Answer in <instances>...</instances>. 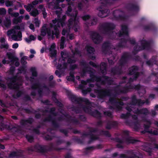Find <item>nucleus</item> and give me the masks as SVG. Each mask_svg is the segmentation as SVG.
I'll return each mask as SVG.
<instances>
[{
	"label": "nucleus",
	"mask_w": 158,
	"mask_h": 158,
	"mask_svg": "<svg viewBox=\"0 0 158 158\" xmlns=\"http://www.w3.org/2000/svg\"><path fill=\"white\" fill-rule=\"evenodd\" d=\"M64 0H56L57 4L52 2L48 4V6L55 12L57 15L58 19H55L52 20V23L50 24L49 26L46 25H44L41 30V34L43 36H45L46 34L48 36L53 35H55L56 38H58L59 31L58 28L60 27V24L63 27L66 25L64 22V20L65 19L66 17L64 15L62 19L60 18L62 9L59 7L58 4L60 2H63Z\"/></svg>",
	"instance_id": "f257e3e1"
},
{
	"label": "nucleus",
	"mask_w": 158,
	"mask_h": 158,
	"mask_svg": "<svg viewBox=\"0 0 158 158\" xmlns=\"http://www.w3.org/2000/svg\"><path fill=\"white\" fill-rule=\"evenodd\" d=\"M77 11L72 10L71 6H68L66 14L70 16L71 18L69 20L67 25L68 27L67 28V29H65V28H63L62 33L63 35L68 34L69 30L72 27L75 31H78V29H79V26L78 19L77 17Z\"/></svg>",
	"instance_id": "f03ea898"
},
{
	"label": "nucleus",
	"mask_w": 158,
	"mask_h": 158,
	"mask_svg": "<svg viewBox=\"0 0 158 158\" xmlns=\"http://www.w3.org/2000/svg\"><path fill=\"white\" fill-rule=\"evenodd\" d=\"M101 86L99 85V98H101V94L104 97L106 96L110 97L109 102L111 105L114 106L116 109L118 110H121L123 109V106L124 105V103L122 101H118L116 100V96L113 94V90L109 89H105L101 92L100 89Z\"/></svg>",
	"instance_id": "7ed1b4c3"
},
{
	"label": "nucleus",
	"mask_w": 158,
	"mask_h": 158,
	"mask_svg": "<svg viewBox=\"0 0 158 158\" xmlns=\"http://www.w3.org/2000/svg\"><path fill=\"white\" fill-rule=\"evenodd\" d=\"M132 58V56L127 52H124L118 61V66H115L111 69V73L114 75H120L123 73L122 68Z\"/></svg>",
	"instance_id": "20e7f679"
},
{
	"label": "nucleus",
	"mask_w": 158,
	"mask_h": 158,
	"mask_svg": "<svg viewBox=\"0 0 158 158\" xmlns=\"http://www.w3.org/2000/svg\"><path fill=\"white\" fill-rule=\"evenodd\" d=\"M25 23H22L19 26H15L13 28L8 30L7 32V35L9 37L11 36V39L15 41H19L22 40L21 32L19 30H24Z\"/></svg>",
	"instance_id": "39448f33"
},
{
	"label": "nucleus",
	"mask_w": 158,
	"mask_h": 158,
	"mask_svg": "<svg viewBox=\"0 0 158 158\" xmlns=\"http://www.w3.org/2000/svg\"><path fill=\"white\" fill-rule=\"evenodd\" d=\"M103 33L108 36L110 39L114 38L113 36V30L115 27V25L111 23L106 22L102 25Z\"/></svg>",
	"instance_id": "423d86ee"
},
{
	"label": "nucleus",
	"mask_w": 158,
	"mask_h": 158,
	"mask_svg": "<svg viewBox=\"0 0 158 158\" xmlns=\"http://www.w3.org/2000/svg\"><path fill=\"white\" fill-rule=\"evenodd\" d=\"M141 86L139 84H138L137 85H132L131 84L127 85H126L121 89H119L116 90L115 89L114 90L115 91L116 94H118V91L120 93L126 94L129 92H131L133 89H135L136 90H139L140 89Z\"/></svg>",
	"instance_id": "0eeeda50"
},
{
	"label": "nucleus",
	"mask_w": 158,
	"mask_h": 158,
	"mask_svg": "<svg viewBox=\"0 0 158 158\" xmlns=\"http://www.w3.org/2000/svg\"><path fill=\"white\" fill-rule=\"evenodd\" d=\"M61 58L59 60V64L57 66L58 69H62L66 67V64L65 63V60L68 56V53L66 52H61Z\"/></svg>",
	"instance_id": "6e6552de"
},
{
	"label": "nucleus",
	"mask_w": 158,
	"mask_h": 158,
	"mask_svg": "<svg viewBox=\"0 0 158 158\" xmlns=\"http://www.w3.org/2000/svg\"><path fill=\"white\" fill-rule=\"evenodd\" d=\"M121 11L119 10H116L113 11V13L112 19L113 20L119 21H125L127 19V16L124 14L121 15L119 13Z\"/></svg>",
	"instance_id": "1a4fd4ad"
},
{
	"label": "nucleus",
	"mask_w": 158,
	"mask_h": 158,
	"mask_svg": "<svg viewBox=\"0 0 158 158\" xmlns=\"http://www.w3.org/2000/svg\"><path fill=\"white\" fill-rule=\"evenodd\" d=\"M105 75H103L102 77L99 76V83L101 82L102 85H104L106 84L109 85H113L114 82L113 79Z\"/></svg>",
	"instance_id": "9d476101"
},
{
	"label": "nucleus",
	"mask_w": 158,
	"mask_h": 158,
	"mask_svg": "<svg viewBox=\"0 0 158 158\" xmlns=\"http://www.w3.org/2000/svg\"><path fill=\"white\" fill-rule=\"evenodd\" d=\"M129 41L130 43L133 45L136 44V42L134 39H131V38L125 39V38H122L119 42L117 45V47L119 48H123L126 46L127 42Z\"/></svg>",
	"instance_id": "9b49d317"
},
{
	"label": "nucleus",
	"mask_w": 158,
	"mask_h": 158,
	"mask_svg": "<svg viewBox=\"0 0 158 158\" xmlns=\"http://www.w3.org/2000/svg\"><path fill=\"white\" fill-rule=\"evenodd\" d=\"M131 2L127 3L126 6L127 9L129 10L138 11L139 7L137 2L135 0H131Z\"/></svg>",
	"instance_id": "f8f14e48"
},
{
	"label": "nucleus",
	"mask_w": 158,
	"mask_h": 158,
	"mask_svg": "<svg viewBox=\"0 0 158 158\" xmlns=\"http://www.w3.org/2000/svg\"><path fill=\"white\" fill-rule=\"evenodd\" d=\"M10 81L11 82L8 84V85L10 88L17 89L22 85V82L20 80L17 79L16 78L11 79Z\"/></svg>",
	"instance_id": "ddd939ff"
},
{
	"label": "nucleus",
	"mask_w": 158,
	"mask_h": 158,
	"mask_svg": "<svg viewBox=\"0 0 158 158\" xmlns=\"http://www.w3.org/2000/svg\"><path fill=\"white\" fill-rule=\"evenodd\" d=\"M131 102L129 104L132 106L137 105L139 106H142L143 103L142 102V100L141 99H137L136 96L135 95H132L131 98Z\"/></svg>",
	"instance_id": "4468645a"
},
{
	"label": "nucleus",
	"mask_w": 158,
	"mask_h": 158,
	"mask_svg": "<svg viewBox=\"0 0 158 158\" xmlns=\"http://www.w3.org/2000/svg\"><path fill=\"white\" fill-rule=\"evenodd\" d=\"M111 44L109 41L104 42L102 46V52L105 54H107L111 48Z\"/></svg>",
	"instance_id": "2eb2a0df"
},
{
	"label": "nucleus",
	"mask_w": 158,
	"mask_h": 158,
	"mask_svg": "<svg viewBox=\"0 0 158 158\" xmlns=\"http://www.w3.org/2000/svg\"><path fill=\"white\" fill-rule=\"evenodd\" d=\"M110 139L111 140L118 143L116 145V147L117 148L121 149L124 148V146L123 144L124 143V141L123 139L118 137L111 138Z\"/></svg>",
	"instance_id": "dca6fc26"
},
{
	"label": "nucleus",
	"mask_w": 158,
	"mask_h": 158,
	"mask_svg": "<svg viewBox=\"0 0 158 158\" xmlns=\"http://www.w3.org/2000/svg\"><path fill=\"white\" fill-rule=\"evenodd\" d=\"M139 69V67L137 66L133 65L129 68L128 70V74L130 75L135 76V75L138 73L139 77L140 74L139 72H138Z\"/></svg>",
	"instance_id": "f3484780"
},
{
	"label": "nucleus",
	"mask_w": 158,
	"mask_h": 158,
	"mask_svg": "<svg viewBox=\"0 0 158 158\" xmlns=\"http://www.w3.org/2000/svg\"><path fill=\"white\" fill-rule=\"evenodd\" d=\"M124 35L128 36V27L126 25H122L121 31H120L118 32V36L119 37H121Z\"/></svg>",
	"instance_id": "a211bd4d"
},
{
	"label": "nucleus",
	"mask_w": 158,
	"mask_h": 158,
	"mask_svg": "<svg viewBox=\"0 0 158 158\" xmlns=\"http://www.w3.org/2000/svg\"><path fill=\"white\" fill-rule=\"evenodd\" d=\"M133 112L135 114H143L146 116L148 115L149 113V110L147 108H143L140 109L137 108L136 110L134 111Z\"/></svg>",
	"instance_id": "6ab92c4d"
},
{
	"label": "nucleus",
	"mask_w": 158,
	"mask_h": 158,
	"mask_svg": "<svg viewBox=\"0 0 158 158\" xmlns=\"http://www.w3.org/2000/svg\"><path fill=\"white\" fill-rule=\"evenodd\" d=\"M143 29L145 31H152L154 32H156L157 30V27L152 23L144 26Z\"/></svg>",
	"instance_id": "aec40b11"
},
{
	"label": "nucleus",
	"mask_w": 158,
	"mask_h": 158,
	"mask_svg": "<svg viewBox=\"0 0 158 158\" xmlns=\"http://www.w3.org/2000/svg\"><path fill=\"white\" fill-rule=\"evenodd\" d=\"M118 125V123L117 121L109 120L107 122L105 128L106 129L110 130L112 128L117 127Z\"/></svg>",
	"instance_id": "412c9836"
},
{
	"label": "nucleus",
	"mask_w": 158,
	"mask_h": 158,
	"mask_svg": "<svg viewBox=\"0 0 158 158\" xmlns=\"http://www.w3.org/2000/svg\"><path fill=\"white\" fill-rule=\"evenodd\" d=\"M141 44V47L142 50L146 49L149 50L151 49L150 42L147 41L145 40H142Z\"/></svg>",
	"instance_id": "4be33fe9"
},
{
	"label": "nucleus",
	"mask_w": 158,
	"mask_h": 158,
	"mask_svg": "<svg viewBox=\"0 0 158 158\" xmlns=\"http://www.w3.org/2000/svg\"><path fill=\"white\" fill-rule=\"evenodd\" d=\"M7 55L8 56V59L10 60V62H14L16 61L15 63V65L16 66H18L19 64V62L18 61V59L14 56L11 53H7Z\"/></svg>",
	"instance_id": "5701e85b"
},
{
	"label": "nucleus",
	"mask_w": 158,
	"mask_h": 158,
	"mask_svg": "<svg viewBox=\"0 0 158 158\" xmlns=\"http://www.w3.org/2000/svg\"><path fill=\"white\" fill-rule=\"evenodd\" d=\"M107 64L105 62H102L99 64V73L101 72L103 75H106L107 73Z\"/></svg>",
	"instance_id": "b1692460"
},
{
	"label": "nucleus",
	"mask_w": 158,
	"mask_h": 158,
	"mask_svg": "<svg viewBox=\"0 0 158 158\" xmlns=\"http://www.w3.org/2000/svg\"><path fill=\"white\" fill-rule=\"evenodd\" d=\"M32 88L33 89H38V91L40 94H41V93L43 92L48 90V89L45 86L43 87L40 88L39 85L37 84H35L32 86Z\"/></svg>",
	"instance_id": "393cba45"
},
{
	"label": "nucleus",
	"mask_w": 158,
	"mask_h": 158,
	"mask_svg": "<svg viewBox=\"0 0 158 158\" xmlns=\"http://www.w3.org/2000/svg\"><path fill=\"white\" fill-rule=\"evenodd\" d=\"M56 47L55 44L53 43L52 44L49 49L51 57H55L56 54V51L55 49Z\"/></svg>",
	"instance_id": "a878e982"
},
{
	"label": "nucleus",
	"mask_w": 158,
	"mask_h": 158,
	"mask_svg": "<svg viewBox=\"0 0 158 158\" xmlns=\"http://www.w3.org/2000/svg\"><path fill=\"white\" fill-rule=\"evenodd\" d=\"M124 139L125 142L127 144L134 143L137 141V140L133 139L131 137H126Z\"/></svg>",
	"instance_id": "bb28decb"
},
{
	"label": "nucleus",
	"mask_w": 158,
	"mask_h": 158,
	"mask_svg": "<svg viewBox=\"0 0 158 158\" xmlns=\"http://www.w3.org/2000/svg\"><path fill=\"white\" fill-rule=\"evenodd\" d=\"M92 38L95 44L98 42V32H94L92 35Z\"/></svg>",
	"instance_id": "cd10ccee"
},
{
	"label": "nucleus",
	"mask_w": 158,
	"mask_h": 158,
	"mask_svg": "<svg viewBox=\"0 0 158 158\" xmlns=\"http://www.w3.org/2000/svg\"><path fill=\"white\" fill-rule=\"evenodd\" d=\"M143 119L148 124H145L144 125V130L146 132L149 130L152 123L150 121L148 120L146 118H144Z\"/></svg>",
	"instance_id": "c85d7f7f"
},
{
	"label": "nucleus",
	"mask_w": 158,
	"mask_h": 158,
	"mask_svg": "<svg viewBox=\"0 0 158 158\" xmlns=\"http://www.w3.org/2000/svg\"><path fill=\"white\" fill-rule=\"evenodd\" d=\"M142 50L141 47L137 44L134 47L133 50L132 52L133 54L135 55L138 53L139 51Z\"/></svg>",
	"instance_id": "c756f323"
},
{
	"label": "nucleus",
	"mask_w": 158,
	"mask_h": 158,
	"mask_svg": "<svg viewBox=\"0 0 158 158\" xmlns=\"http://www.w3.org/2000/svg\"><path fill=\"white\" fill-rule=\"evenodd\" d=\"M23 17L22 16H20L18 18H15L13 20V23L14 24H17L19 23H20L23 19Z\"/></svg>",
	"instance_id": "7c9ffc66"
},
{
	"label": "nucleus",
	"mask_w": 158,
	"mask_h": 158,
	"mask_svg": "<svg viewBox=\"0 0 158 158\" xmlns=\"http://www.w3.org/2000/svg\"><path fill=\"white\" fill-rule=\"evenodd\" d=\"M101 133L107 137H110L111 136V134L108 131H102L101 132L99 130V135Z\"/></svg>",
	"instance_id": "2f4dec72"
},
{
	"label": "nucleus",
	"mask_w": 158,
	"mask_h": 158,
	"mask_svg": "<svg viewBox=\"0 0 158 158\" xmlns=\"http://www.w3.org/2000/svg\"><path fill=\"white\" fill-rule=\"evenodd\" d=\"M131 113L127 112L126 114H122L120 115V117L122 119H127L131 115Z\"/></svg>",
	"instance_id": "473e14b6"
},
{
	"label": "nucleus",
	"mask_w": 158,
	"mask_h": 158,
	"mask_svg": "<svg viewBox=\"0 0 158 158\" xmlns=\"http://www.w3.org/2000/svg\"><path fill=\"white\" fill-rule=\"evenodd\" d=\"M139 77L138 73L136 74L135 76H133L132 77L130 78L129 80V82H132L134 81H135L137 80Z\"/></svg>",
	"instance_id": "72a5a7b5"
},
{
	"label": "nucleus",
	"mask_w": 158,
	"mask_h": 158,
	"mask_svg": "<svg viewBox=\"0 0 158 158\" xmlns=\"http://www.w3.org/2000/svg\"><path fill=\"white\" fill-rule=\"evenodd\" d=\"M30 14L31 15L35 17L39 14V12L37 9H34L30 12Z\"/></svg>",
	"instance_id": "f704fd0d"
},
{
	"label": "nucleus",
	"mask_w": 158,
	"mask_h": 158,
	"mask_svg": "<svg viewBox=\"0 0 158 158\" xmlns=\"http://www.w3.org/2000/svg\"><path fill=\"white\" fill-rule=\"evenodd\" d=\"M4 24L5 27H8L11 24V21L10 19H6L4 22Z\"/></svg>",
	"instance_id": "c9c22d12"
},
{
	"label": "nucleus",
	"mask_w": 158,
	"mask_h": 158,
	"mask_svg": "<svg viewBox=\"0 0 158 158\" xmlns=\"http://www.w3.org/2000/svg\"><path fill=\"white\" fill-rule=\"evenodd\" d=\"M39 8L42 11V14L43 15L44 18H45L47 16V13L45 12V9L42 5H40L39 6Z\"/></svg>",
	"instance_id": "e433bc0d"
},
{
	"label": "nucleus",
	"mask_w": 158,
	"mask_h": 158,
	"mask_svg": "<svg viewBox=\"0 0 158 158\" xmlns=\"http://www.w3.org/2000/svg\"><path fill=\"white\" fill-rule=\"evenodd\" d=\"M35 37L32 35H31L29 36V37L28 38H26L25 40L27 43L30 42L32 40H35Z\"/></svg>",
	"instance_id": "4c0bfd02"
},
{
	"label": "nucleus",
	"mask_w": 158,
	"mask_h": 158,
	"mask_svg": "<svg viewBox=\"0 0 158 158\" xmlns=\"http://www.w3.org/2000/svg\"><path fill=\"white\" fill-rule=\"evenodd\" d=\"M101 8V6H99V13L101 12L102 14H103L104 13L108 14L110 12V10L109 9H105L102 10L100 9Z\"/></svg>",
	"instance_id": "58836bf2"
},
{
	"label": "nucleus",
	"mask_w": 158,
	"mask_h": 158,
	"mask_svg": "<svg viewBox=\"0 0 158 158\" xmlns=\"http://www.w3.org/2000/svg\"><path fill=\"white\" fill-rule=\"evenodd\" d=\"M104 114L109 117L112 118V113L109 111H106L104 112Z\"/></svg>",
	"instance_id": "ea45409f"
},
{
	"label": "nucleus",
	"mask_w": 158,
	"mask_h": 158,
	"mask_svg": "<svg viewBox=\"0 0 158 158\" xmlns=\"http://www.w3.org/2000/svg\"><path fill=\"white\" fill-rule=\"evenodd\" d=\"M32 75L33 77H36L37 75V72L36 69L34 68H32L31 69Z\"/></svg>",
	"instance_id": "a19ab883"
},
{
	"label": "nucleus",
	"mask_w": 158,
	"mask_h": 158,
	"mask_svg": "<svg viewBox=\"0 0 158 158\" xmlns=\"http://www.w3.org/2000/svg\"><path fill=\"white\" fill-rule=\"evenodd\" d=\"M157 58V56H153L151 58L150 60L154 63V64H156L157 62L156 60Z\"/></svg>",
	"instance_id": "79ce46f5"
},
{
	"label": "nucleus",
	"mask_w": 158,
	"mask_h": 158,
	"mask_svg": "<svg viewBox=\"0 0 158 158\" xmlns=\"http://www.w3.org/2000/svg\"><path fill=\"white\" fill-rule=\"evenodd\" d=\"M86 49L87 52L90 53L93 52L94 51L93 48L89 46H87L86 47Z\"/></svg>",
	"instance_id": "37998d69"
},
{
	"label": "nucleus",
	"mask_w": 158,
	"mask_h": 158,
	"mask_svg": "<svg viewBox=\"0 0 158 158\" xmlns=\"http://www.w3.org/2000/svg\"><path fill=\"white\" fill-rule=\"evenodd\" d=\"M64 38L63 37H62L61 38V42L60 43V48H64Z\"/></svg>",
	"instance_id": "c03bdc74"
},
{
	"label": "nucleus",
	"mask_w": 158,
	"mask_h": 158,
	"mask_svg": "<svg viewBox=\"0 0 158 158\" xmlns=\"http://www.w3.org/2000/svg\"><path fill=\"white\" fill-rule=\"evenodd\" d=\"M133 124L134 125L135 129L136 130L138 129L139 128L138 125H139L138 121H135L134 122Z\"/></svg>",
	"instance_id": "a18cd8bd"
},
{
	"label": "nucleus",
	"mask_w": 158,
	"mask_h": 158,
	"mask_svg": "<svg viewBox=\"0 0 158 158\" xmlns=\"http://www.w3.org/2000/svg\"><path fill=\"white\" fill-rule=\"evenodd\" d=\"M98 22V19L96 17H94L92 21L91 24L92 25H96Z\"/></svg>",
	"instance_id": "49530a36"
},
{
	"label": "nucleus",
	"mask_w": 158,
	"mask_h": 158,
	"mask_svg": "<svg viewBox=\"0 0 158 158\" xmlns=\"http://www.w3.org/2000/svg\"><path fill=\"white\" fill-rule=\"evenodd\" d=\"M90 77H91V81H98V78L96 77V76L94 75H91Z\"/></svg>",
	"instance_id": "de8ad7c7"
},
{
	"label": "nucleus",
	"mask_w": 158,
	"mask_h": 158,
	"mask_svg": "<svg viewBox=\"0 0 158 158\" xmlns=\"http://www.w3.org/2000/svg\"><path fill=\"white\" fill-rule=\"evenodd\" d=\"M91 90V89L88 88L87 90H82V93L83 95H85L88 92H90Z\"/></svg>",
	"instance_id": "09e8293b"
},
{
	"label": "nucleus",
	"mask_w": 158,
	"mask_h": 158,
	"mask_svg": "<svg viewBox=\"0 0 158 158\" xmlns=\"http://www.w3.org/2000/svg\"><path fill=\"white\" fill-rule=\"evenodd\" d=\"M26 138L28 141L30 142H31L33 140V137L31 136L27 135L26 136Z\"/></svg>",
	"instance_id": "8fccbe9b"
},
{
	"label": "nucleus",
	"mask_w": 158,
	"mask_h": 158,
	"mask_svg": "<svg viewBox=\"0 0 158 158\" xmlns=\"http://www.w3.org/2000/svg\"><path fill=\"white\" fill-rule=\"evenodd\" d=\"M6 12V10L4 8H0V14L5 15Z\"/></svg>",
	"instance_id": "3c124183"
},
{
	"label": "nucleus",
	"mask_w": 158,
	"mask_h": 158,
	"mask_svg": "<svg viewBox=\"0 0 158 158\" xmlns=\"http://www.w3.org/2000/svg\"><path fill=\"white\" fill-rule=\"evenodd\" d=\"M146 64L149 66H152L154 63L150 59L146 62Z\"/></svg>",
	"instance_id": "603ef678"
},
{
	"label": "nucleus",
	"mask_w": 158,
	"mask_h": 158,
	"mask_svg": "<svg viewBox=\"0 0 158 158\" xmlns=\"http://www.w3.org/2000/svg\"><path fill=\"white\" fill-rule=\"evenodd\" d=\"M5 4L7 6H9L12 5V2L9 0H7L6 1Z\"/></svg>",
	"instance_id": "864d4df0"
},
{
	"label": "nucleus",
	"mask_w": 158,
	"mask_h": 158,
	"mask_svg": "<svg viewBox=\"0 0 158 158\" xmlns=\"http://www.w3.org/2000/svg\"><path fill=\"white\" fill-rule=\"evenodd\" d=\"M143 102V103L142 104V106L144 105V104L145 103L146 105H149L150 103V102L149 101L148 99H147L145 101L142 100Z\"/></svg>",
	"instance_id": "5fc2aeb1"
},
{
	"label": "nucleus",
	"mask_w": 158,
	"mask_h": 158,
	"mask_svg": "<svg viewBox=\"0 0 158 158\" xmlns=\"http://www.w3.org/2000/svg\"><path fill=\"white\" fill-rule=\"evenodd\" d=\"M8 44L6 43H5L4 44H2L0 46V48H8Z\"/></svg>",
	"instance_id": "6e6d98bb"
},
{
	"label": "nucleus",
	"mask_w": 158,
	"mask_h": 158,
	"mask_svg": "<svg viewBox=\"0 0 158 158\" xmlns=\"http://www.w3.org/2000/svg\"><path fill=\"white\" fill-rule=\"evenodd\" d=\"M90 17L89 15H85L82 17L83 19L86 21L89 19Z\"/></svg>",
	"instance_id": "4d7b16f0"
},
{
	"label": "nucleus",
	"mask_w": 158,
	"mask_h": 158,
	"mask_svg": "<svg viewBox=\"0 0 158 158\" xmlns=\"http://www.w3.org/2000/svg\"><path fill=\"white\" fill-rule=\"evenodd\" d=\"M107 60L108 62L110 65H112L114 64V62L113 60L112 59H110L109 58H108Z\"/></svg>",
	"instance_id": "13d9d810"
},
{
	"label": "nucleus",
	"mask_w": 158,
	"mask_h": 158,
	"mask_svg": "<svg viewBox=\"0 0 158 158\" xmlns=\"http://www.w3.org/2000/svg\"><path fill=\"white\" fill-rule=\"evenodd\" d=\"M35 26L37 27H39V26L40 23L39 20L35 19Z\"/></svg>",
	"instance_id": "bf43d9fd"
},
{
	"label": "nucleus",
	"mask_w": 158,
	"mask_h": 158,
	"mask_svg": "<svg viewBox=\"0 0 158 158\" xmlns=\"http://www.w3.org/2000/svg\"><path fill=\"white\" fill-rule=\"evenodd\" d=\"M15 70V68L14 67H12L10 68L9 73L10 74H13L14 71Z\"/></svg>",
	"instance_id": "052dcab7"
},
{
	"label": "nucleus",
	"mask_w": 158,
	"mask_h": 158,
	"mask_svg": "<svg viewBox=\"0 0 158 158\" xmlns=\"http://www.w3.org/2000/svg\"><path fill=\"white\" fill-rule=\"evenodd\" d=\"M125 109L129 112H128L130 113L132 111L131 107L129 106H127L126 107Z\"/></svg>",
	"instance_id": "680f3d73"
},
{
	"label": "nucleus",
	"mask_w": 158,
	"mask_h": 158,
	"mask_svg": "<svg viewBox=\"0 0 158 158\" xmlns=\"http://www.w3.org/2000/svg\"><path fill=\"white\" fill-rule=\"evenodd\" d=\"M75 62V60L74 59H71V58H69L68 59V62L69 63H74Z\"/></svg>",
	"instance_id": "e2e57ef3"
},
{
	"label": "nucleus",
	"mask_w": 158,
	"mask_h": 158,
	"mask_svg": "<svg viewBox=\"0 0 158 158\" xmlns=\"http://www.w3.org/2000/svg\"><path fill=\"white\" fill-rule=\"evenodd\" d=\"M24 7L26 9V10L28 12L30 11L31 10V9L30 6L28 5H24Z\"/></svg>",
	"instance_id": "0e129e2a"
},
{
	"label": "nucleus",
	"mask_w": 158,
	"mask_h": 158,
	"mask_svg": "<svg viewBox=\"0 0 158 158\" xmlns=\"http://www.w3.org/2000/svg\"><path fill=\"white\" fill-rule=\"evenodd\" d=\"M133 59L136 61H139L140 60V57L138 56H134Z\"/></svg>",
	"instance_id": "69168bd1"
},
{
	"label": "nucleus",
	"mask_w": 158,
	"mask_h": 158,
	"mask_svg": "<svg viewBox=\"0 0 158 158\" xmlns=\"http://www.w3.org/2000/svg\"><path fill=\"white\" fill-rule=\"evenodd\" d=\"M21 94H22V92L20 91H19L18 92L16 93V95L15 96V98H16L17 97H18L21 95Z\"/></svg>",
	"instance_id": "338daca9"
},
{
	"label": "nucleus",
	"mask_w": 158,
	"mask_h": 158,
	"mask_svg": "<svg viewBox=\"0 0 158 158\" xmlns=\"http://www.w3.org/2000/svg\"><path fill=\"white\" fill-rule=\"evenodd\" d=\"M132 117L133 119L135 121H138V118L137 115L135 114H133L132 115Z\"/></svg>",
	"instance_id": "774afa93"
}]
</instances>
